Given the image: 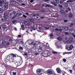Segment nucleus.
Masks as SVG:
<instances>
[{"mask_svg": "<svg viewBox=\"0 0 75 75\" xmlns=\"http://www.w3.org/2000/svg\"><path fill=\"white\" fill-rule=\"evenodd\" d=\"M59 31H60V32H61L62 31V29H59Z\"/></svg>", "mask_w": 75, "mask_h": 75, "instance_id": "c03bdc74", "label": "nucleus"}, {"mask_svg": "<svg viewBox=\"0 0 75 75\" xmlns=\"http://www.w3.org/2000/svg\"><path fill=\"white\" fill-rule=\"evenodd\" d=\"M73 15H72V13H69V17L70 18H71V17H72V16Z\"/></svg>", "mask_w": 75, "mask_h": 75, "instance_id": "bb28decb", "label": "nucleus"}, {"mask_svg": "<svg viewBox=\"0 0 75 75\" xmlns=\"http://www.w3.org/2000/svg\"><path fill=\"white\" fill-rule=\"evenodd\" d=\"M16 16L14 15L13 16V17L12 18V19H14V18H16Z\"/></svg>", "mask_w": 75, "mask_h": 75, "instance_id": "a19ab883", "label": "nucleus"}, {"mask_svg": "<svg viewBox=\"0 0 75 75\" xmlns=\"http://www.w3.org/2000/svg\"><path fill=\"white\" fill-rule=\"evenodd\" d=\"M53 53H54V54H57V52H55V51H54L53 52Z\"/></svg>", "mask_w": 75, "mask_h": 75, "instance_id": "6e6d98bb", "label": "nucleus"}, {"mask_svg": "<svg viewBox=\"0 0 75 75\" xmlns=\"http://www.w3.org/2000/svg\"><path fill=\"white\" fill-rule=\"evenodd\" d=\"M37 31L39 32H41V33H43L45 31V29L44 28H42L41 29V28L39 27L38 29H37Z\"/></svg>", "mask_w": 75, "mask_h": 75, "instance_id": "20e7f679", "label": "nucleus"}, {"mask_svg": "<svg viewBox=\"0 0 75 75\" xmlns=\"http://www.w3.org/2000/svg\"><path fill=\"white\" fill-rule=\"evenodd\" d=\"M43 44H42V45L39 46V49L40 50H42V49L44 48V46H42V45H43Z\"/></svg>", "mask_w": 75, "mask_h": 75, "instance_id": "f8f14e48", "label": "nucleus"}, {"mask_svg": "<svg viewBox=\"0 0 75 75\" xmlns=\"http://www.w3.org/2000/svg\"><path fill=\"white\" fill-rule=\"evenodd\" d=\"M62 29L63 30H64V31H67L68 30H69V28L68 27H62Z\"/></svg>", "mask_w": 75, "mask_h": 75, "instance_id": "9d476101", "label": "nucleus"}, {"mask_svg": "<svg viewBox=\"0 0 75 75\" xmlns=\"http://www.w3.org/2000/svg\"><path fill=\"white\" fill-rule=\"evenodd\" d=\"M45 7H51L52 6L50 5L47 4L45 6Z\"/></svg>", "mask_w": 75, "mask_h": 75, "instance_id": "c85d7f7f", "label": "nucleus"}, {"mask_svg": "<svg viewBox=\"0 0 75 75\" xmlns=\"http://www.w3.org/2000/svg\"><path fill=\"white\" fill-rule=\"evenodd\" d=\"M28 20L30 22H32V23H34V20L33 19H31L30 18H28Z\"/></svg>", "mask_w": 75, "mask_h": 75, "instance_id": "4468645a", "label": "nucleus"}, {"mask_svg": "<svg viewBox=\"0 0 75 75\" xmlns=\"http://www.w3.org/2000/svg\"><path fill=\"white\" fill-rule=\"evenodd\" d=\"M33 30H35L37 29V25L34 24L33 25V26L32 27L31 29L30 30V31H33Z\"/></svg>", "mask_w": 75, "mask_h": 75, "instance_id": "7ed1b4c3", "label": "nucleus"}, {"mask_svg": "<svg viewBox=\"0 0 75 75\" xmlns=\"http://www.w3.org/2000/svg\"><path fill=\"white\" fill-rule=\"evenodd\" d=\"M63 4L65 7H68V4L66 3H63Z\"/></svg>", "mask_w": 75, "mask_h": 75, "instance_id": "412c9836", "label": "nucleus"}, {"mask_svg": "<svg viewBox=\"0 0 75 75\" xmlns=\"http://www.w3.org/2000/svg\"><path fill=\"white\" fill-rule=\"evenodd\" d=\"M41 14L40 13H37L36 14H32V16H33V17H37V16H38V17H39L40 15H41Z\"/></svg>", "mask_w": 75, "mask_h": 75, "instance_id": "0eeeda50", "label": "nucleus"}, {"mask_svg": "<svg viewBox=\"0 0 75 75\" xmlns=\"http://www.w3.org/2000/svg\"><path fill=\"white\" fill-rule=\"evenodd\" d=\"M41 44V43L39 41H37L35 43L36 46H37L38 45H39V44Z\"/></svg>", "mask_w": 75, "mask_h": 75, "instance_id": "6ab92c4d", "label": "nucleus"}, {"mask_svg": "<svg viewBox=\"0 0 75 75\" xmlns=\"http://www.w3.org/2000/svg\"><path fill=\"white\" fill-rule=\"evenodd\" d=\"M6 20H7V18L6 19V18H5V19H2V22H4Z\"/></svg>", "mask_w": 75, "mask_h": 75, "instance_id": "473e14b6", "label": "nucleus"}, {"mask_svg": "<svg viewBox=\"0 0 75 75\" xmlns=\"http://www.w3.org/2000/svg\"><path fill=\"white\" fill-rule=\"evenodd\" d=\"M23 48L22 47H20L18 50L19 51H20V52H21V53H23V52H23Z\"/></svg>", "mask_w": 75, "mask_h": 75, "instance_id": "ddd939ff", "label": "nucleus"}, {"mask_svg": "<svg viewBox=\"0 0 75 75\" xmlns=\"http://www.w3.org/2000/svg\"><path fill=\"white\" fill-rule=\"evenodd\" d=\"M4 2V1H0V4H3Z\"/></svg>", "mask_w": 75, "mask_h": 75, "instance_id": "7c9ffc66", "label": "nucleus"}, {"mask_svg": "<svg viewBox=\"0 0 75 75\" xmlns=\"http://www.w3.org/2000/svg\"><path fill=\"white\" fill-rule=\"evenodd\" d=\"M25 55H27V53H25L24 54Z\"/></svg>", "mask_w": 75, "mask_h": 75, "instance_id": "69168bd1", "label": "nucleus"}, {"mask_svg": "<svg viewBox=\"0 0 75 75\" xmlns=\"http://www.w3.org/2000/svg\"><path fill=\"white\" fill-rule=\"evenodd\" d=\"M31 42V40H28L26 42L27 43H28V42L30 43V42Z\"/></svg>", "mask_w": 75, "mask_h": 75, "instance_id": "c9c22d12", "label": "nucleus"}, {"mask_svg": "<svg viewBox=\"0 0 75 75\" xmlns=\"http://www.w3.org/2000/svg\"><path fill=\"white\" fill-rule=\"evenodd\" d=\"M56 71L58 73V74H61V69L59 68H56Z\"/></svg>", "mask_w": 75, "mask_h": 75, "instance_id": "1a4fd4ad", "label": "nucleus"}, {"mask_svg": "<svg viewBox=\"0 0 75 75\" xmlns=\"http://www.w3.org/2000/svg\"><path fill=\"white\" fill-rule=\"evenodd\" d=\"M60 4H61L62 3H63V2L62 1H60Z\"/></svg>", "mask_w": 75, "mask_h": 75, "instance_id": "603ef678", "label": "nucleus"}, {"mask_svg": "<svg viewBox=\"0 0 75 75\" xmlns=\"http://www.w3.org/2000/svg\"><path fill=\"white\" fill-rule=\"evenodd\" d=\"M14 30L15 31H17V28H14Z\"/></svg>", "mask_w": 75, "mask_h": 75, "instance_id": "0e129e2a", "label": "nucleus"}, {"mask_svg": "<svg viewBox=\"0 0 75 75\" xmlns=\"http://www.w3.org/2000/svg\"><path fill=\"white\" fill-rule=\"evenodd\" d=\"M73 25H74V24L73 23H71L70 26V27H72Z\"/></svg>", "mask_w": 75, "mask_h": 75, "instance_id": "3c124183", "label": "nucleus"}, {"mask_svg": "<svg viewBox=\"0 0 75 75\" xmlns=\"http://www.w3.org/2000/svg\"><path fill=\"white\" fill-rule=\"evenodd\" d=\"M29 45L31 47H33V46H35V43H34V42H32L31 43H29Z\"/></svg>", "mask_w": 75, "mask_h": 75, "instance_id": "dca6fc26", "label": "nucleus"}, {"mask_svg": "<svg viewBox=\"0 0 75 75\" xmlns=\"http://www.w3.org/2000/svg\"><path fill=\"white\" fill-rule=\"evenodd\" d=\"M22 15H23L22 13L21 12H19L17 13L16 16V17H19V16H21Z\"/></svg>", "mask_w": 75, "mask_h": 75, "instance_id": "f3484780", "label": "nucleus"}, {"mask_svg": "<svg viewBox=\"0 0 75 75\" xmlns=\"http://www.w3.org/2000/svg\"><path fill=\"white\" fill-rule=\"evenodd\" d=\"M10 3L11 4H15L16 3V2L13 0H11L10 1Z\"/></svg>", "mask_w": 75, "mask_h": 75, "instance_id": "9b49d317", "label": "nucleus"}, {"mask_svg": "<svg viewBox=\"0 0 75 75\" xmlns=\"http://www.w3.org/2000/svg\"><path fill=\"white\" fill-rule=\"evenodd\" d=\"M3 28H6V25H4L3 26Z\"/></svg>", "mask_w": 75, "mask_h": 75, "instance_id": "a18cd8bd", "label": "nucleus"}, {"mask_svg": "<svg viewBox=\"0 0 75 75\" xmlns=\"http://www.w3.org/2000/svg\"><path fill=\"white\" fill-rule=\"evenodd\" d=\"M67 46H68V45H66V47L67 49H68V47H67Z\"/></svg>", "mask_w": 75, "mask_h": 75, "instance_id": "bf43d9fd", "label": "nucleus"}, {"mask_svg": "<svg viewBox=\"0 0 75 75\" xmlns=\"http://www.w3.org/2000/svg\"><path fill=\"white\" fill-rule=\"evenodd\" d=\"M50 37H52V38H54V36L53 35V34L52 33L50 34Z\"/></svg>", "mask_w": 75, "mask_h": 75, "instance_id": "e433bc0d", "label": "nucleus"}, {"mask_svg": "<svg viewBox=\"0 0 75 75\" xmlns=\"http://www.w3.org/2000/svg\"><path fill=\"white\" fill-rule=\"evenodd\" d=\"M68 21V20H64V23H67V22Z\"/></svg>", "mask_w": 75, "mask_h": 75, "instance_id": "37998d69", "label": "nucleus"}, {"mask_svg": "<svg viewBox=\"0 0 75 75\" xmlns=\"http://www.w3.org/2000/svg\"><path fill=\"white\" fill-rule=\"evenodd\" d=\"M55 30H56V31H59V29H58V28H56L55 29Z\"/></svg>", "mask_w": 75, "mask_h": 75, "instance_id": "864d4df0", "label": "nucleus"}, {"mask_svg": "<svg viewBox=\"0 0 75 75\" xmlns=\"http://www.w3.org/2000/svg\"><path fill=\"white\" fill-rule=\"evenodd\" d=\"M2 45L3 46H5L6 44H7V43H6V42L5 41H2Z\"/></svg>", "mask_w": 75, "mask_h": 75, "instance_id": "2eb2a0df", "label": "nucleus"}, {"mask_svg": "<svg viewBox=\"0 0 75 75\" xmlns=\"http://www.w3.org/2000/svg\"><path fill=\"white\" fill-rule=\"evenodd\" d=\"M69 2H73V0H69L67 1V3H69Z\"/></svg>", "mask_w": 75, "mask_h": 75, "instance_id": "c756f323", "label": "nucleus"}, {"mask_svg": "<svg viewBox=\"0 0 75 75\" xmlns=\"http://www.w3.org/2000/svg\"><path fill=\"white\" fill-rule=\"evenodd\" d=\"M54 3H56V4H58L59 2V0H54Z\"/></svg>", "mask_w": 75, "mask_h": 75, "instance_id": "a211bd4d", "label": "nucleus"}, {"mask_svg": "<svg viewBox=\"0 0 75 75\" xmlns=\"http://www.w3.org/2000/svg\"><path fill=\"white\" fill-rule=\"evenodd\" d=\"M47 73L48 75H50V74H52V71L51 70L49 69L47 70Z\"/></svg>", "mask_w": 75, "mask_h": 75, "instance_id": "6e6552de", "label": "nucleus"}, {"mask_svg": "<svg viewBox=\"0 0 75 75\" xmlns=\"http://www.w3.org/2000/svg\"><path fill=\"white\" fill-rule=\"evenodd\" d=\"M69 34V33L68 32H66L65 33V35H68Z\"/></svg>", "mask_w": 75, "mask_h": 75, "instance_id": "09e8293b", "label": "nucleus"}, {"mask_svg": "<svg viewBox=\"0 0 75 75\" xmlns=\"http://www.w3.org/2000/svg\"><path fill=\"white\" fill-rule=\"evenodd\" d=\"M57 40L59 41H62V38L60 37H58L57 38Z\"/></svg>", "mask_w": 75, "mask_h": 75, "instance_id": "cd10ccee", "label": "nucleus"}, {"mask_svg": "<svg viewBox=\"0 0 75 75\" xmlns=\"http://www.w3.org/2000/svg\"><path fill=\"white\" fill-rule=\"evenodd\" d=\"M17 73L15 72H11V75H16Z\"/></svg>", "mask_w": 75, "mask_h": 75, "instance_id": "393cba45", "label": "nucleus"}, {"mask_svg": "<svg viewBox=\"0 0 75 75\" xmlns=\"http://www.w3.org/2000/svg\"><path fill=\"white\" fill-rule=\"evenodd\" d=\"M23 17H24V18H27V16L25 15H23Z\"/></svg>", "mask_w": 75, "mask_h": 75, "instance_id": "de8ad7c7", "label": "nucleus"}, {"mask_svg": "<svg viewBox=\"0 0 75 75\" xmlns=\"http://www.w3.org/2000/svg\"><path fill=\"white\" fill-rule=\"evenodd\" d=\"M69 71H70V72L71 73H72V70H69Z\"/></svg>", "mask_w": 75, "mask_h": 75, "instance_id": "052dcab7", "label": "nucleus"}, {"mask_svg": "<svg viewBox=\"0 0 75 75\" xmlns=\"http://www.w3.org/2000/svg\"><path fill=\"white\" fill-rule=\"evenodd\" d=\"M60 13L61 15L63 16H67V14L63 10H61L60 11Z\"/></svg>", "mask_w": 75, "mask_h": 75, "instance_id": "39448f33", "label": "nucleus"}, {"mask_svg": "<svg viewBox=\"0 0 75 75\" xmlns=\"http://www.w3.org/2000/svg\"><path fill=\"white\" fill-rule=\"evenodd\" d=\"M34 1V0H30V3H32Z\"/></svg>", "mask_w": 75, "mask_h": 75, "instance_id": "8fccbe9b", "label": "nucleus"}, {"mask_svg": "<svg viewBox=\"0 0 75 75\" xmlns=\"http://www.w3.org/2000/svg\"><path fill=\"white\" fill-rule=\"evenodd\" d=\"M16 1H18V2H20V3H21L22 2V1L21 0H16Z\"/></svg>", "mask_w": 75, "mask_h": 75, "instance_id": "4c0bfd02", "label": "nucleus"}, {"mask_svg": "<svg viewBox=\"0 0 75 75\" xmlns=\"http://www.w3.org/2000/svg\"><path fill=\"white\" fill-rule=\"evenodd\" d=\"M18 37L19 38H21V36L20 35H18Z\"/></svg>", "mask_w": 75, "mask_h": 75, "instance_id": "5fc2aeb1", "label": "nucleus"}, {"mask_svg": "<svg viewBox=\"0 0 75 75\" xmlns=\"http://www.w3.org/2000/svg\"><path fill=\"white\" fill-rule=\"evenodd\" d=\"M15 22H16L15 21H12V23H15Z\"/></svg>", "mask_w": 75, "mask_h": 75, "instance_id": "4d7b16f0", "label": "nucleus"}, {"mask_svg": "<svg viewBox=\"0 0 75 75\" xmlns=\"http://www.w3.org/2000/svg\"><path fill=\"white\" fill-rule=\"evenodd\" d=\"M68 10H69L70 11V10H71V9L70 8H69V7L68 8Z\"/></svg>", "mask_w": 75, "mask_h": 75, "instance_id": "e2e57ef3", "label": "nucleus"}, {"mask_svg": "<svg viewBox=\"0 0 75 75\" xmlns=\"http://www.w3.org/2000/svg\"><path fill=\"white\" fill-rule=\"evenodd\" d=\"M63 61L64 62H66V61H67L66 59H63Z\"/></svg>", "mask_w": 75, "mask_h": 75, "instance_id": "ea45409f", "label": "nucleus"}, {"mask_svg": "<svg viewBox=\"0 0 75 75\" xmlns=\"http://www.w3.org/2000/svg\"><path fill=\"white\" fill-rule=\"evenodd\" d=\"M4 6H8V2H6L5 3Z\"/></svg>", "mask_w": 75, "mask_h": 75, "instance_id": "72a5a7b5", "label": "nucleus"}, {"mask_svg": "<svg viewBox=\"0 0 75 75\" xmlns=\"http://www.w3.org/2000/svg\"><path fill=\"white\" fill-rule=\"evenodd\" d=\"M73 40V38H70L69 40L66 41V43H71L72 42Z\"/></svg>", "mask_w": 75, "mask_h": 75, "instance_id": "423d86ee", "label": "nucleus"}, {"mask_svg": "<svg viewBox=\"0 0 75 75\" xmlns=\"http://www.w3.org/2000/svg\"><path fill=\"white\" fill-rule=\"evenodd\" d=\"M3 11V9L1 8H0V13H2V11Z\"/></svg>", "mask_w": 75, "mask_h": 75, "instance_id": "58836bf2", "label": "nucleus"}, {"mask_svg": "<svg viewBox=\"0 0 75 75\" xmlns=\"http://www.w3.org/2000/svg\"><path fill=\"white\" fill-rule=\"evenodd\" d=\"M37 73L39 75H41L42 74H43L44 72L43 70L42 69H38L37 70Z\"/></svg>", "mask_w": 75, "mask_h": 75, "instance_id": "f03ea898", "label": "nucleus"}, {"mask_svg": "<svg viewBox=\"0 0 75 75\" xmlns=\"http://www.w3.org/2000/svg\"><path fill=\"white\" fill-rule=\"evenodd\" d=\"M26 15H29V14H28V13H26Z\"/></svg>", "mask_w": 75, "mask_h": 75, "instance_id": "680f3d73", "label": "nucleus"}, {"mask_svg": "<svg viewBox=\"0 0 75 75\" xmlns=\"http://www.w3.org/2000/svg\"><path fill=\"white\" fill-rule=\"evenodd\" d=\"M22 5L23 6H25V4H22Z\"/></svg>", "mask_w": 75, "mask_h": 75, "instance_id": "774afa93", "label": "nucleus"}, {"mask_svg": "<svg viewBox=\"0 0 75 75\" xmlns=\"http://www.w3.org/2000/svg\"><path fill=\"white\" fill-rule=\"evenodd\" d=\"M23 23H24V24H26V25H29V24H30V22H28V21H23Z\"/></svg>", "mask_w": 75, "mask_h": 75, "instance_id": "aec40b11", "label": "nucleus"}, {"mask_svg": "<svg viewBox=\"0 0 75 75\" xmlns=\"http://www.w3.org/2000/svg\"><path fill=\"white\" fill-rule=\"evenodd\" d=\"M74 48V46L72 45H71L69 47V49L70 50H72Z\"/></svg>", "mask_w": 75, "mask_h": 75, "instance_id": "4be33fe9", "label": "nucleus"}, {"mask_svg": "<svg viewBox=\"0 0 75 75\" xmlns=\"http://www.w3.org/2000/svg\"><path fill=\"white\" fill-rule=\"evenodd\" d=\"M17 57V55H15L14 54H9L6 56V59L8 60V59L9 60V62L10 63L9 64L10 67H13V64L11 63H13V62H14V58H16V57Z\"/></svg>", "mask_w": 75, "mask_h": 75, "instance_id": "f257e3e1", "label": "nucleus"}, {"mask_svg": "<svg viewBox=\"0 0 75 75\" xmlns=\"http://www.w3.org/2000/svg\"><path fill=\"white\" fill-rule=\"evenodd\" d=\"M46 30H48L49 29V27H46L45 28Z\"/></svg>", "mask_w": 75, "mask_h": 75, "instance_id": "49530a36", "label": "nucleus"}, {"mask_svg": "<svg viewBox=\"0 0 75 75\" xmlns=\"http://www.w3.org/2000/svg\"><path fill=\"white\" fill-rule=\"evenodd\" d=\"M59 6L60 8H62V5H60L59 4Z\"/></svg>", "mask_w": 75, "mask_h": 75, "instance_id": "79ce46f5", "label": "nucleus"}, {"mask_svg": "<svg viewBox=\"0 0 75 75\" xmlns=\"http://www.w3.org/2000/svg\"><path fill=\"white\" fill-rule=\"evenodd\" d=\"M18 42L21 43V44H23V41L21 39H20L19 40Z\"/></svg>", "mask_w": 75, "mask_h": 75, "instance_id": "b1692460", "label": "nucleus"}, {"mask_svg": "<svg viewBox=\"0 0 75 75\" xmlns=\"http://www.w3.org/2000/svg\"><path fill=\"white\" fill-rule=\"evenodd\" d=\"M58 48H62V47H61V46L60 47H58Z\"/></svg>", "mask_w": 75, "mask_h": 75, "instance_id": "13d9d810", "label": "nucleus"}, {"mask_svg": "<svg viewBox=\"0 0 75 75\" xmlns=\"http://www.w3.org/2000/svg\"><path fill=\"white\" fill-rule=\"evenodd\" d=\"M11 40H12L11 39H10L9 40V41H10V42H11Z\"/></svg>", "mask_w": 75, "mask_h": 75, "instance_id": "338daca9", "label": "nucleus"}, {"mask_svg": "<svg viewBox=\"0 0 75 75\" xmlns=\"http://www.w3.org/2000/svg\"><path fill=\"white\" fill-rule=\"evenodd\" d=\"M50 3L51 4H52L54 6H57V5L56 4H55V3H54V2H53V1H51L50 2Z\"/></svg>", "mask_w": 75, "mask_h": 75, "instance_id": "5701e85b", "label": "nucleus"}, {"mask_svg": "<svg viewBox=\"0 0 75 75\" xmlns=\"http://www.w3.org/2000/svg\"><path fill=\"white\" fill-rule=\"evenodd\" d=\"M21 27L22 28V30H24V29H25V28H24V25L22 24V26L21 25Z\"/></svg>", "mask_w": 75, "mask_h": 75, "instance_id": "a878e982", "label": "nucleus"}, {"mask_svg": "<svg viewBox=\"0 0 75 75\" xmlns=\"http://www.w3.org/2000/svg\"><path fill=\"white\" fill-rule=\"evenodd\" d=\"M4 8L5 10H7L8 8V6H4Z\"/></svg>", "mask_w": 75, "mask_h": 75, "instance_id": "2f4dec72", "label": "nucleus"}, {"mask_svg": "<svg viewBox=\"0 0 75 75\" xmlns=\"http://www.w3.org/2000/svg\"><path fill=\"white\" fill-rule=\"evenodd\" d=\"M70 54V52H64V53H63V55H65V54Z\"/></svg>", "mask_w": 75, "mask_h": 75, "instance_id": "f704fd0d", "label": "nucleus"}]
</instances>
